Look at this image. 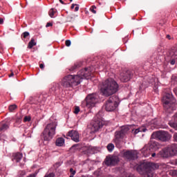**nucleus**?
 <instances>
[{
  "instance_id": "nucleus-43",
  "label": "nucleus",
  "mask_w": 177,
  "mask_h": 177,
  "mask_svg": "<svg viewBox=\"0 0 177 177\" xmlns=\"http://www.w3.org/2000/svg\"><path fill=\"white\" fill-rule=\"evenodd\" d=\"M39 67L41 70H44L45 68V65H44V64H40Z\"/></svg>"
},
{
  "instance_id": "nucleus-13",
  "label": "nucleus",
  "mask_w": 177,
  "mask_h": 177,
  "mask_svg": "<svg viewBox=\"0 0 177 177\" xmlns=\"http://www.w3.org/2000/svg\"><path fill=\"white\" fill-rule=\"evenodd\" d=\"M132 73L131 71H123L120 75V80L122 82H128L132 78Z\"/></svg>"
},
{
  "instance_id": "nucleus-48",
  "label": "nucleus",
  "mask_w": 177,
  "mask_h": 177,
  "mask_svg": "<svg viewBox=\"0 0 177 177\" xmlns=\"http://www.w3.org/2000/svg\"><path fill=\"white\" fill-rule=\"evenodd\" d=\"M15 75V73H13V71H11V73L8 75V77L10 78L11 77H13Z\"/></svg>"
},
{
  "instance_id": "nucleus-14",
  "label": "nucleus",
  "mask_w": 177,
  "mask_h": 177,
  "mask_svg": "<svg viewBox=\"0 0 177 177\" xmlns=\"http://www.w3.org/2000/svg\"><path fill=\"white\" fill-rule=\"evenodd\" d=\"M68 136H70V138H71L72 140L74 142H80V134L78 133V131L75 130H71L68 131Z\"/></svg>"
},
{
  "instance_id": "nucleus-29",
  "label": "nucleus",
  "mask_w": 177,
  "mask_h": 177,
  "mask_svg": "<svg viewBox=\"0 0 177 177\" xmlns=\"http://www.w3.org/2000/svg\"><path fill=\"white\" fill-rule=\"evenodd\" d=\"M21 37L23 38H24V39H26V38H27V37H30V32H24V33H22Z\"/></svg>"
},
{
  "instance_id": "nucleus-20",
  "label": "nucleus",
  "mask_w": 177,
  "mask_h": 177,
  "mask_svg": "<svg viewBox=\"0 0 177 177\" xmlns=\"http://www.w3.org/2000/svg\"><path fill=\"white\" fill-rule=\"evenodd\" d=\"M77 15H75L74 14H71L67 16L66 19L67 21L71 22V21H74V20H75V18L77 17Z\"/></svg>"
},
{
  "instance_id": "nucleus-11",
  "label": "nucleus",
  "mask_w": 177,
  "mask_h": 177,
  "mask_svg": "<svg viewBox=\"0 0 177 177\" xmlns=\"http://www.w3.org/2000/svg\"><path fill=\"white\" fill-rule=\"evenodd\" d=\"M104 162L106 167H114L115 165H117L118 162H120V158H118L117 156H113L111 157L107 156Z\"/></svg>"
},
{
  "instance_id": "nucleus-15",
  "label": "nucleus",
  "mask_w": 177,
  "mask_h": 177,
  "mask_svg": "<svg viewBox=\"0 0 177 177\" xmlns=\"http://www.w3.org/2000/svg\"><path fill=\"white\" fill-rule=\"evenodd\" d=\"M102 127H103V122H102V120H95L93 124L94 132H97V131Z\"/></svg>"
},
{
  "instance_id": "nucleus-31",
  "label": "nucleus",
  "mask_w": 177,
  "mask_h": 177,
  "mask_svg": "<svg viewBox=\"0 0 177 177\" xmlns=\"http://www.w3.org/2000/svg\"><path fill=\"white\" fill-rule=\"evenodd\" d=\"M24 122H30L31 118L30 116H25L24 119Z\"/></svg>"
},
{
  "instance_id": "nucleus-40",
  "label": "nucleus",
  "mask_w": 177,
  "mask_h": 177,
  "mask_svg": "<svg viewBox=\"0 0 177 177\" xmlns=\"http://www.w3.org/2000/svg\"><path fill=\"white\" fill-rule=\"evenodd\" d=\"M140 132V130L139 129H136L134 130V135H138V133Z\"/></svg>"
},
{
  "instance_id": "nucleus-9",
  "label": "nucleus",
  "mask_w": 177,
  "mask_h": 177,
  "mask_svg": "<svg viewBox=\"0 0 177 177\" xmlns=\"http://www.w3.org/2000/svg\"><path fill=\"white\" fill-rule=\"evenodd\" d=\"M97 102V95L96 93L88 94L86 97V106L88 109H92V107H95Z\"/></svg>"
},
{
  "instance_id": "nucleus-5",
  "label": "nucleus",
  "mask_w": 177,
  "mask_h": 177,
  "mask_svg": "<svg viewBox=\"0 0 177 177\" xmlns=\"http://www.w3.org/2000/svg\"><path fill=\"white\" fill-rule=\"evenodd\" d=\"M162 102L163 103V107L165 110H167L169 113H171L174 110L176 100L174 97V95L171 93H166L162 97Z\"/></svg>"
},
{
  "instance_id": "nucleus-50",
  "label": "nucleus",
  "mask_w": 177,
  "mask_h": 177,
  "mask_svg": "<svg viewBox=\"0 0 177 177\" xmlns=\"http://www.w3.org/2000/svg\"><path fill=\"white\" fill-rule=\"evenodd\" d=\"M60 3H62V5H66V3H64V1H63V0H59Z\"/></svg>"
},
{
  "instance_id": "nucleus-24",
  "label": "nucleus",
  "mask_w": 177,
  "mask_h": 177,
  "mask_svg": "<svg viewBox=\"0 0 177 177\" xmlns=\"http://www.w3.org/2000/svg\"><path fill=\"white\" fill-rule=\"evenodd\" d=\"M80 67H81V65L80 64H75L74 66L71 67L69 70L70 71H75V70H77V68H80Z\"/></svg>"
},
{
  "instance_id": "nucleus-33",
  "label": "nucleus",
  "mask_w": 177,
  "mask_h": 177,
  "mask_svg": "<svg viewBox=\"0 0 177 177\" xmlns=\"http://www.w3.org/2000/svg\"><path fill=\"white\" fill-rule=\"evenodd\" d=\"M74 113H75V114H78V113H80V106H76L75 108Z\"/></svg>"
},
{
  "instance_id": "nucleus-12",
  "label": "nucleus",
  "mask_w": 177,
  "mask_h": 177,
  "mask_svg": "<svg viewBox=\"0 0 177 177\" xmlns=\"http://www.w3.org/2000/svg\"><path fill=\"white\" fill-rule=\"evenodd\" d=\"M123 157L125 160L129 161H133L138 160V153L135 151H127L123 153Z\"/></svg>"
},
{
  "instance_id": "nucleus-1",
  "label": "nucleus",
  "mask_w": 177,
  "mask_h": 177,
  "mask_svg": "<svg viewBox=\"0 0 177 177\" xmlns=\"http://www.w3.org/2000/svg\"><path fill=\"white\" fill-rule=\"evenodd\" d=\"M91 75V67L85 68L80 70L77 75H68L64 77L61 81V85L64 88H75L82 82L84 78L89 80Z\"/></svg>"
},
{
  "instance_id": "nucleus-22",
  "label": "nucleus",
  "mask_w": 177,
  "mask_h": 177,
  "mask_svg": "<svg viewBox=\"0 0 177 177\" xmlns=\"http://www.w3.org/2000/svg\"><path fill=\"white\" fill-rule=\"evenodd\" d=\"M114 147H115L114 144H113V143H109L106 146L107 150H108V151H109V153H111V151H113V150H114Z\"/></svg>"
},
{
  "instance_id": "nucleus-44",
  "label": "nucleus",
  "mask_w": 177,
  "mask_h": 177,
  "mask_svg": "<svg viewBox=\"0 0 177 177\" xmlns=\"http://www.w3.org/2000/svg\"><path fill=\"white\" fill-rule=\"evenodd\" d=\"M78 10H80V7L77 4L76 7L75 8V12H78Z\"/></svg>"
},
{
  "instance_id": "nucleus-18",
  "label": "nucleus",
  "mask_w": 177,
  "mask_h": 177,
  "mask_svg": "<svg viewBox=\"0 0 177 177\" xmlns=\"http://www.w3.org/2000/svg\"><path fill=\"white\" fill-rule=\"evenodd\" d=\"M36 45H37V41H35V39L32 38L31 40L28 43V48L32 49V48H34V46H35Z\"/></svg>"
},
{
  "instance_id": "nucleus-25",
  "label": "nucleus",
  "mask_w": 177,
  "mask_h": 177,
  "mask_svg": "<svg viewBox=\"0 0 177 177\" xmlns=\"http://www.w3.org/2000/svg\"><path fill=\"white\" fill-rule=\"evenodd\" d=\"M16 109H17V105L16 104L10 105L8 107L9 111H10V113H13Z\"/></svg>"
},
{
  "instance_id": "nucleus-2",
  "label": "nucleus",
  "mask_w": 177,
  "mask_h": 177,
  "mask_svg": "<svg viewBox=\"0 0 177 177\" xmlns=\"http://www.w3.org/2000/svg\"><path fill=\"white\" fill-rule=\"evenodd\" d=\"M118 83L114 80L113 78H109L102 82L100 88V92L102 93L103 96L109 97L117 93L118 92Z\"/></svg>"
},
{
  "instance_id": "nucleus-19",
  "label": "nucleus",
  "mask_w": 177,
  "mask_h": 177,
  "mask_svg": "<svg viewBox=\"0 0 177 177\" xmlns=\"http://www.w3.org/2000/svg\"><path fill=\"white\" fill-rule=\"evenodd\" d=\"M170 56L174 59H177V48H174L170 50Z\"/></svg>"
},
{
  "instance_id": "nucleus-35",
  "label": "nucleus",
  "mask_w": 177,
  "mask_h": 177,
  "mask_svg": "<svg viewBox=\"0 0 177 177\" xmlns=\"http://www.w3.org/2000/svg\"><path fill=\"white\" fill-rule=\"evenodd\" d=\"M15 122L17 124H20V122H21V118H17L16 120H15Z\"/></svg>"
},
{
  "instance_id": "nucleus-54",
  "label": "nucleus",
  "mask_w": 177,
  "mask_h": 177,
  "mask_svg": "<svg viewBox=\"0 0 177 177\" xmlns=\"http://www.w3.org/2000/svg\"><path fill=\"white\" fill-rule=\"evenodd\" d=\"M169 37H170L169 35H167V38H169Z\"/></svg>"
},
{
  "instance_id": "nucleus-28",
  "label": "nucleus",
  "mask_w": 177,
  "mask_h": 177,
  "mask_svg": "<svg viewBox=\"0 0 177 177\" xmlns=\"http://www.w3.org/2000/svg\"><path fill=\"white\" fill-rule=\"evenodd\" d=\"M8 128H9V126H8V124H4L1 126V127L0 128L1 131H6V129H8Z\"/></svg>"
},
{
  "instance_id": "nucleus-16",
  "label": "nucleus",
  "mask_w": 177,
  "mask_h": 177,
  "mask_svg": "<svg viewBox=\"0 0 177 177\" xmlns=\"http://www.w3.org/2000/svg\"><path fill=\"white\" fill-rule=\"evenodd\" d=\"M13 157V161H15L16 162H20V161L21 160V158H23V154L17 152L15 153L12 155Z\"/></svg>"
},
{
  "instance_id": "nucleus-36",
  "label": "nucleus",
  "mask_w": 177,
  "mask_h": 177,
  "mask_svg": "<svg viewBox=\"0 0 177 177\" xmlns=\"http://www.w3.org/2000/svg\"><path fill=\"white\" fill-rule=\"evenodd\" d=\"M65 44H66V46H70L71 45V41L70 40H66L65 41Z\"/></svg>"
},
{
  "instance_id": "nucleus-56",
  "label": "nucleus",
  "mask_w": 177,
  "mask_h": 177,
  "mask_svg": "<svg viewBox=\"0 0 177 177\" xmlns=\"http://www.w3.org/2000/svg\"><path fill=\"white\" fill-rule=\"evenodd\" d=\"M143 132H146V129L143 130Z\"/></svg>"
},
{
  "instance_id": "nucleus-10",
  "label": "nucleus",
  "mask_w": 177,
  "mask_h": 177,
  "mask_svg": "<svg viewBox=\"0 0 177 177\" xmlns=\"http://www.w3.org/2000/svg\"><path fill=\"white\" fill-rule=\"evenodd\" d=\"M156 136L157 139H159V140H161L162 142H168L171 138L172 136L169 134L168 131H156Z\"/></svg>"
},
{
  "instance_id": "nucleus-39",
  "label": "nucleus",
  "mask_w": 177,
  "mask_h": 177,
  "mask_svg": "<svg viewBox=\"0 0 177 177\" xmlns=\"http://www.w3.org/2000/svg\"><path fill=\"white\" fill-rule=\"evenodd\" d=\"M52 26H53V24H52L51 22H48L46 25V27H52Z\"/></svg>"
},
{
  "instance_id": "nucleus-49",
  "label": "nucleus",
  "mask_w": 177,
  "mask_h": 177,
  "mask_svg": "<svg viewBox=\"0 0 177 177\" xmlns=\"http://www.w3.org/2000/svg\"><path fill=\"white\" fill-rule=\"evenodd\" d=\"M174 118L175 120V122L177 121V113L174 115Z\"/></svg>"
},
{
  "instance_id": "nucleus-57",
  "label": "nucleus",
  "mask_w": 177,
  "mask_h": 177,
  "mask_svg": "<svg viewBox=\"0 0 177 177\" xmlns=\"http://www.w3.org/2000/svg\"><path fill=\"white\" fill-rule=\"evenodd\" d=\"M70 2H73V0H70Z\"/></svg>"
},
{
  "instance_id": "nucleus-7",
  "label": "nucleus",
  "mask_w": 177,
  "mask_h": 177,
  "mask_svg": "<svg viewBox=\"0 0 177 177\" xmlns=\"http://www.w3.org/2000/svg\"><path fill=\"white\" fill-rule=\"evenodd\" d=\"M160 155L163 158L174 157L177 155V144H171L160 151Z\"/></svg>"
},
{
  "instance_id": "nucleus-23",
  "label": "nucleus",
  "mask_w": 177,
  "mask_h": 177,
  "mask_svg": "<svg viewBox=\"0 0 177 177\" xmlns=\"http://www.w3.org/2000/svg\"><path fill=\"white\" fill-rule=\"evenodd\" d=\"M142 153H143L145 157H149V156H150V149H145V148H143L142 149Z\"/></svg>"
},
{
  "instance_id": "nucleus-45",
  "label": "nucleus",
  "mask_w": 177,
  "mask_h": 177,
  "mask_svg": "<svg viewBox=\"0 0 177 177\" xmlns=\"http://www.w3.org/2000/svg\"><path fill=\"white\" fill-rule=\"evenodd\" d=\"M61 164L60 162H57L55 164V167H56V168H59V167H60Z\"/></svg>"
},
{
  "instance_id": "nucleus-52",
  "label": "nucleus",
  "mask_w": 177,
  "mask_h": 177,
  "mask_svg": "<svg viewBox=\"0 0 177 177\" xmlns=\"http://www.w3.org/2000/svg\"><path fill=\"white\" fill-rule=\"evenodd\" d=\"M151 156H152V157H156V153H152V154H151Z\"/></svg>"
},
{
  "instance_id": "nucleus-41",
  "label": "nucleus",
  "mask_w": 177,
  "mask_h": 177,
  "mask_svg": "<svg viewBox=\"0 0 177 177\" xmlns=\"http://www.w3.org/2000/svg\"><path fill=\"white\" fill-rule=\"evenodd\" d=\"M174 140L175 142H177V133H175L173 136Z\"/></svg>"
},
{
  "instance_id": "nucleus-27",
  "label": "nucleus",
  "mask_w": 177,
  "mask_h": 177,
  "mask_svg": "<svg viewBox=\"0 0 177 177\" xmlns=\"http://www.w3.org/2000/svg\"><path fill=\"white\" fill-rule=\"evenodd\" d=\"M25 175H26V171L21 170L18 172V175L17 177H24Z\"/></svg>"
},
{
  "instance_id": "nucleus-3",
  "label": "nucleus",
  "mask_w": 177,
  "mask_h": 177,
  "mask_svg": "<svg viewBox=\"0 0 177 177\" xmlns=\"http://www.w3.org/2000/svg\"><path fill=\"white\" fill-rule=\"evenodd\" d=\"M156 169H158V165L153 162H144L137 167V171L142 177H153Z\"/></svg>"
},
{
  "instance_id": "nucleus-37",
  "label": "nucleus",
  "mask_w": 177,
  "mask_h": 177,
  "mask_svg": "<svg viewBox=\"0 0 177 177\" xmlns=\"http://www.w3.org/2000/svg\"><path fill=\"white\" fill-rule=\"evenodd\" d=\"M172 176H177V170H173L171 171Z\"/></svg>"
},
{
  "instance_id": "nucleus-8",
  "label": "nucleus",
  "mask_w": 177,
  "mask_h": 177,
  "mask_svg": "<svg viewBox=\"0 0 177 177\" xmlns=\"http://www.w3.org/2000/svg\"><path fill=\"white\" fill-rule=\"evenodd\" d=\"M128 132H129L128 126H123L120 131H116L115 132V143L119 145L120 142L128 135Z\"/></svg>"
},
{
  "instance_id": "nucleus-30",
  "label": "nucleus",
  "mask_w": 177,
  "mask_h": 177,
  "mask_svg": "<svg viewBox=\"0 0 177 177\" xmlns=\"http://www.w3.org/2000/svg\"><path fill=\"white\" fill-rule=\"evenodd\" d=\"M95 9H96L95 6H92L90 8V12H92V13H93L94 15H96V11L95 10Z\"/></svg>"
},
{
  "instance_id": "nucleus-26",
  "label": "nucleus",
  "mask_w": 177,
  "mask_h": 177,
  "mask_svg": "<svg viewBox=\"0 0 177 177\" xmlns=\"http://www.w3.org/2000/svg\"><path fill=\"white\" fill-rule=\"evenodd\" d=\"M55 13H56V11L55 10L54 8H51L48 12V15H49L50 17H52V18H53Z\"/></svg>"
},
{
  "instance_id": "nucleus-51",
  "label": "nucleus",
  "mask_w": 177,
  "mask_h": 177,
  "mask_svg": "<svg viewBox=\"0 0 177 177\" xmlns=\"http://www.w3.org/2000/svg\"><path fill=\"white\" fill-rule=\"evenodd\" d=\"M28 177H35V175H34V174H30Z\"/></svg>"
},
{
  "instance_id": "nucleus-21",
  "label": "nucleus",
  "mask_w": 177,
  "mask_h": 177,
  "mask_svg": "<svg viewBox=\"0 0 177 177\" xmlns=\"http://www.w3.org/2000/svg\"><path fill=\"white\" fill-rule=\"evenodd\" d=\"M169 125L171 128H174L176 131H177V122L174 121H169Z\"/></svg>"
},
{
  "instance_id": "nucleus-4",
  "label": "nucleus",
  "mask_w": 177,
  "mask_h": 177,
  "mask_svg": "<svg viewBox=\"0 0 177 177\" xmlns=\"http://www.w3.org/2000/svg\"><path fill=\"white\" fill-rule=\"evenodd\" d=\"M57 127V123L53 122L48 124L44 131L41 133V136L44 138V140L49 142L53 139V136L56 135V128Z\"/></svg>"
},
{
  "instance_id": "nucleus-55",
  "label": "nucleus",
  "mask_w": 177,
  "mask_h": 177,
  "mask_svg": "<svg viewBox=\"0 0 177 177\" xmlns=\"http://www.w3.org/2000/svg\"><path fill=\"white\" fill-rule=\"evenodd\" d=\"M152 148H153V145H151V146H150V149H152Z\"/></svg>"
},
{
  "instance_id": "nucleus-34",
  "label": "nucleus",
  "mask_w": 177,
  "mask_h": 177,
  "mask_svg": "<svg viewBox=\"0 0 177 177\" xmlns=\"http://www.w3.org/2000/svg\"><path fill=\"white\" fill-rule=\"evenodd\" d=\"M70 172H71V175H73V176H74V175H75V174H76V171H75V170H74L73 168H71V169H70Z\"/></svg>"
},
{
  "instance_id": "nucleus-6",
  "label": "nucleus",
  "mask_w": 177,
  "mask_h": 177,
  "mask_svg": "<svg viewBox=\"0 0 177 177\" xmlns=\"http://www.w3.org/2000/svg\"><path fill=\"white\" fill-rule=\"evenodd\" d=\"M120 104V98L117 95H113L106 101L104 104L106 111H114Z\"/></svg>"
},
{
  "instance_id": "nucleus-38",
  "label": "nucleus",
  "mask_w": 177,
  "mask_h": 177,
  "mask_svg": "<svg viewBox=\"0 0 177 177\" xmlns=\"http://www.w3.org/2000/svg\"><path fill=\"white\" fill-rule=\"evenodd\" d=\"M37 104H39V106H44L45 104V100L40 101L39 103H37Z\"/></svg>"
},
{
  "instance_id": "nucleus-32",
  "label": "nucleus",
  "mask_w": 177,
  "mask_h": 177,
  "mask_svg": "<svg viewBox=\"0 0 177 177\" xmlns=\"http://www.w3.org/2000/svg\"><path fill=\"white\" fill-rule=\"evenodd\" d=\"M55 173H49V174H46L44 177H55Z\"/></svg>"
},
{
  "instance_id": "nucleus-42",
  "label": "nucleus",
  "mask_w": 177,
  "mask_h": 177,
  "mask_svg": "<svg viewBox=\"0 0 177 177\" xmlns=\"http://www.w3.org/2000/svg\"><path fill=\"white\" fill-rule=\"evenodd\" d=\"M175 63H176V61L175 59H171L170 62V64H171V66H174Z\"/></svg>"
},
{
  "instance_id": "nucleus-46",
  "label": "nucleus",
  "mask_w": 177,
  "mask_h": 177,
  "mask_svg": "<svg viewBox=\"0 0 177 177\" xmlns=\"http://www.w3.org/2000/svg\"><path fill=\"white\" fill-rule=\"evenodd\" d=\"M75 6H77V4L73 3V4L71 5V9H74V8H75Z\"/></svg>"
},
{
  "instance_id": "nucleus-59",
  "label": "nucleus",
  "mask_w": 177,
  "mask_h": 177,
  "mask_svg": "<svg viewBox=\"0 0 177 177\" xmlns=\"http://www.w3.org/2000/svg\"><path fill=\"white\" fill-rule=\"evenodd\" d=\"M0 140H1V136H0Z\"/></svg>"
},
{
  "instance_id": "nucleus-47",
  "label": "nucleus",
  "mask_w": 177,
  "mask_h": 177,
  "mask_svg": "<svg viewBox=\"0 0 177 177\" xmlns=\"http://www.w3.org/2000/svg\"><path fill=\"white\" fill-rule=\"evenodd\" d=\"M4 19L3 18H0V25L3 24Z\"/></svg>"
},
{
  "instance_id": "nucleus-17",
  "label": "nucleus",
  "mask_w": 177,
  "mask_h": 177,
  "mask_svg": "<svg viewBox=\"0 0 177 177\" xmlns=\"http://www.w3.org/2000/svg\"><path fill=\"white\" fill-rule=\"evenodd\" d=\"M55 145L58 147H62V146H64V138H58L55 141Z\"/></svg>"
},
{
  "instance_id": "nucleus-53",
  "label": "nucleus",
  "mask_w": 177,
  "mask_h": 177,
  "mask_svg": "<svg viewBox=\"0 0 177 177\" xmlns=\"http://www.w3.org/2000/svg\"><path fill=\"white\" fill-rule=\"evenodd\" d=\"M69 177H74L73 174H71Z\"/></svg>"
},
{
  "instance_id": "nucleus-58",
  "label": "nucleus",
  "mask_w": 177,
  "mask_h": 177,
  "mask_svg": "<svg viewBox=\"0 0 177 177\" xmlns=\"http://www.w3.org/2000/svg\"><path fill=\"white\" fill-rule=\"evenodd\" d=\"M76 145H73V147H75Z\"/></svg>"
}]
</instances>
